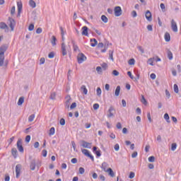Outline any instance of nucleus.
Here are the masks:
<instances>
[{
    "label": "nucleus",
    "instance_id": "nucleus-12",
    "mask_svg": "<svg viewBox=\"0 0 181 181\" xmlns=\"http://www.w3.org/2000/svg\"><path fill=\"white\" fill-rule=\"evenodd\" d=\"M146 19L148 20V22L152 21V14L149 11H146L145 13Z\"/></svg>",
    "mask_w": 181,
    "mask_h": 181
},
{
    "label": "nucleus",
    "instance_id": "nucleus-37",
    "mask_svg": "<svg viewBox=\"0 0 181 181\" xmlns=\"http://www.w3.org/2000/svg\"><path fill=\"white\" fill-rule=\"evenodd\" d=\"M141 103L144 105H147V100L144 95H142V97H141Z\"/></svg>",
    "mask_w": 181,
    "mask_h": 181
},
{
    "label": "nucleus",
    "instance_id": "nucleus-39",
    "mask_svg": "<svg viewBox=\"0 0 181 181\" xmlns=\"http://www.w3.org/2000/svg\"><path fill=\"white\" fill-rule=\"evenodd\" d=\"M101 66H102L103 70H104V71L107 70V67H108L107 64L105 63L102 64Z\"/></svg>",
    "mask_w": 181,
    "mask_h": 181
},
{
    "label": "nucleus",
    "instance_id": "nucleus-47",
    "mask_svg": "<svg viewBox=\"0 0 181 181\" xmlns=\"http://www.w3.org/2000/svg\"><path fill=\"white\" fill-rule=\"evenodd\" d=\"M15 13H16V6H13V7H11V15H13V14H15Z\"/></svg>",
    "mask_w": 181,
    "mask_h": 181
},
{
    "label": "nucleus",
    "instance_id": "nucleus-7",
    "mask_svg": "<svg viewBox=\"0 0 181 181\" xmlns=\"http://www.w3.org/2000/svg\"><path fill=\"white\" fill-rule=\"evenodd\" d=\"M122 14V10L120 6H116L115 8V16H121Z\"/></svg>",
    "mask_w": 181,
    "mask_h": 181
},
{
    "label": "nucleus",
    "instance_id": "nucleus-52",
    "mask_svg": "<svg viewBox=\"0 0 181 181\" xmlns=\"http://www.w3.org/2000/svg\"><path fill=\"white\" fill-rule=\"evenodd\" d=\"M60 124L62 125V126L66 124V120L64 118H62L60 119Z\"/></svg>",
    "mask_w": 181,
    "mask_h": 181
},
{
    "label": "nucleus",
    "instance_id": "nucleus-8",
    "mask_svg": "<svg viewBox=\"0 0 181 181\" xmlns=\"http://www.w3.org/2000/svg\"><path fill=\"white\" fill-rule=\"evenodd\" d=\"M82 153L84 156H87L88 158H90L92 161L94 160L93 156L90 155L88 150L86 149H82Z\"/></svg>",
    "mask_w": 181,
    "mask_h": 181
},
{
    "label": "nucleus",
    "instance_id": "nucleus-32",
    "mask_svg": "<svg viewBox=\"0 0 181 181\" xmlns=\"http://www.w3.org/2000/svg\"><path fill=\"white\" fill-rule=\"evenodd\" d=\"M168 59H170V60H172L173 58V52H170V50L168 51Z\"/></svg>",
    "mask_w": 181,
    "mask_h": 181
},
{
    "label": "nucleus",
    "instance_id": "nucleus-24",
    "mask_svg": "<svg viewBox=\"0 0 181 181\" xmlns=\"http://www.w3.org/2000/svg\"><path fill=\"white\" fill-rule=\"evenodd\" d=\"M72 44H73L74 52H80V49H78V45L74 43V41H72Z\"/></svg>",
    "mask_w": 181,
    "mask_h": 181
},
{
    "label": "nucleus",
    "instance_id": "nucleus-46",
    "mask_svg": "<svg viewBox=\"0 0 181 181\" xmlns=\"http://www.w3.org/2000/svg\"><path fill=\"white\" fill-rule=\"evenodd\" d=\"M127 76H129V78L132 79V80H134V77L133 76L132 74L131 73V71H127Z\"/></svg>",
    "mask_w": 181,
    "mask_h": 181
},
{
    "label": "nucleus",
    "instance_id": "nucleus-2",
    "mask_svg": "<svg viewBox=\"0 0 181 181\" xmlns=\"http://www.w3.org/2000/svg\"><path fill=\"white\" fill-rule=\"evenodd\" d=\"M86 60V57L83 53H79L78 55H77V62L78 64H82Z\"/></svg>",
    "mask_w": 181,
    "mask_h": 181
},
{
    "label": "nucleus",
    "instance_id": "nucleus-55",
    "mask_svg": "<svg viewBox=\"0 0 181 181\" xmlns=\"http://www.w3.org/2000/svg\"><path fill=\"white\" fill-rule=\"evenodd\" d=\"M42 32V29L41 28H38L36 30V34H41Z\"/></svg>",
    "mask_w": 181,
    "mask_h": 181
},
{
    "label": "nucleus",
    "instance_id": "nucleus-44",
    "mask_svg": "<svg viewBox=\"0 0 181 181\" xmlns=\"http://www.w3.org/2000/svg\"><path fill=\"white\" fill-rule=\"evenodd\" d=\"M148 161H149L150 163H154V162H155V157L153 156H150V157L148 158Z\"/></svg>",
    "mask_w": 181,
    "mask_h": 181
},
{
    "label": "nucleus",
    "instance_id": "nucleus-27",
    "mask_svg": "<svg viewBox=\"0 0 181 181\" xmlns=\"http://www.w3.org/2000/svg\"><path fill=\"white\" fill-rule=\"evenodd\" d=\"M81 90H83V93L84 95H87V93L88 92V90H87V88H86V86L85 85H83L81 87Z\"/></svg>",
    "mask_w": 181,
    "mask_h": 181
},
{
    "label": "nucleus",
    "instance_id": "nucleus-36",
    "mask_svg": "<svg viewBox=\"0 0 181 181\" xmlns=\"http://www.w3.org/2000/svg\"><path fill=\"white\" fill-rule=\"evenodd\" d=\"M35 115H30L29 117H28V122H33V120H34V119H35Z\"/></svg>",
    "mask_w": 181,
    "mask_h": 181
},
{
    "label": "nucleus",
    "instance_id": "nucleus-41",
    "mask_svg": "<svg viewBox=\"0 0 181 181\" xmlns=\"http://www.w3.org/2000/svg\"><path fill=\"white\" fill-rule=\"evenodd\" d=\"M103 91L100 88H97V96H100Z\"/></svg>",
    "mask_w": 181,
    "mask_h": 181
},
{
    "label": "nucleus",
    "instance_id": "nucleus-30",
    "mask_svg": "<svg viewBox=\"0 0 181 181\" xmlns=\"http://www.w3.org/2000/svg\"><path fill=\"white\" fill-rule=\"evenodd\" d=\"M164 119H165L168 123H170V117L168 113H165Z\"/></svg>",
    "mask_w": 181,
    "mask_h": 181
},
{
    "label": "nucleus",
    "instance_id": "nucleus-60",
    "mask_svg": "<svg viewBox=\"0 0 181 181\" xmlns=\"http://www.w3.org/2000/svg\"><path fill=\"white\" fill-rule=\"evenodd\" d=\"M132 16H133V18H136L137 16V13L136 11H132Z\"/></svg>",
    "mask_w": 181,
    "mask_h": 181
},
{
    "label": "nucleus",
    "instance_id": "nucleus-53",
    "mask_svg": "<svg viewBox=\"0 0 181 181\" xmlns=\"http://www.w3.org/2000/svg\"><path fill=\"white\" fill-rule=\"evenodd\" d=\"M165 93L166 97L168 98V99H170V93L169 90H165Z\"/></svg>",
    "mask_w": 181,
    "mask_h": 181
},
{
    "label": "nucleus",
    "instance_id": "nucleus-54",
    "mask_svg": "<svg viewBox=\"0 0 181 181\" xmlns=\"http://www.w3.org/2000/svg\"><path fill=\"white\" fill-rule=\"evenodd\" d=\"M84 173H85V169H84V168H79V173H80L81 175H83V174H84Z\"/></svg>",
    "mask_w": 181,
    "mask_h": 181
},
{
    "label": "nucleus",
    "instance_id": "nucleus-1",
    "mask_svg": "<svg viewBox=\"0 0 181 181\" xmlns=\"http://www.w3.org/2000/svg\"><path fill=\"white\" fill-rule=\"evenodd\" d=\"M8 45L6 44L2 45L1 47H0V66H2L4 64V59H5V52L6 49H8Z\"/></svg>",
    "mask_w": 181,
    "mask_h": 181
},
{
    "label": "nucleus",
    "instance_id": "nucleus-64",
    "mask_svg": "<svg viewBox=\"0 0 181 181\" xmlns=\"http://www.w3.org/2000/svg\"><path fill=\"white\" fill-rule=\"evenodd\" d=\"M115 150L116 151H119V144H115Z\"/></svg>",
    "mask_w": 181,
    "mask_h": 181
},
{
    "label": "nucleus",
    "instance_id": "nucleus-13",
    "mask_svg": "<svg viewBox=\"0 0 181 181\" xmlns=\"http://www.w3.org/2000/svg\"><path fill=\"white\" fill-rule=\"evenodd\" d=\"M9 27L11 30V31H13L14 28H15V25H16V21L15 20L12 19V18H9Z\"/></svg>",
    "mask_w": 181,
    "mask_h": 181
},
{
    "label": "nucleus",
    "instance_id": "nucleus-20",
    "mask_svg": "<svg viewBox=\"0 0 181 181\" xmlns=\"http://www.w3.org/2000/svg\"><path fill=\"white\" fill-rule=\"evenodd\" d=\"M120 92H121V86H117L115 92V96L118 97L119 95Z\"/></svg>",
    "mask_w": 181,
    "mask_h": 181
},
{
    "label": "nucleus",
    "instance_id": "nucleus-45",
    "mask_svg": "<svg viewBox=\"0 0 181 181\" xmlns=\"http://www.w3.org/2000/svg\"><path fill=\"white\" fill-rule=\"evenodd\" d=\"M139 78H140V75L139 74H136V77H134V81L137 82L139 80Z\"/></svg>",
    "mask_w": 181,
    "mask_h": 181
},
{
    "label": "nucleus",
    "instance_id": "nucleus-48",
    "mask_svg": "<svg viewBox=\"0 0 181 181\" xmlns=\"http://www.w3.org/2000/svg\"><path fill=\"white\" fill-rule=\"evenodd\" d=\"M174 91H175V93H178V92H179L178 86H177V84H175V85H174Z\"/></svg>",
    "mask_w": 181,
    "mask_h": 181
},
{
    "label": "nucleus",
    "instance_id": "nucleus-33",
    "mask_svg": "<svg viewBox=\"0 0 181 181\" xmlns=\"http://www.w3.org/2000/svg\"><path fill=\"white\" fill-rule=\"evenodd\" d=\"M114 54V51H111L110 50L109 52V58L110 60H112V62H114V57H112V54Z\"/></svg>",
    "mask_w": 181,
    "mask_h": 181
},
{
    "label": "nucleus",
    "instance_id": "nucleus-6",
    "mask_svg": "<svg viewBox=\"0 0 181 181\" xmlns=\"http://www.w3.org/2000/svg\"><path fill=\"white\" fill-rule=\"evenodd\" d=\"M22 170V165L17 164L16 167V178L18 179L21 175V170Z\"/></svg>",
    "mask_w": 181,
    "mask_h": 181
},
{
    "label": "nucleus",
    "instance_id": "nucleus-63",
    "mask_svg": "<svg viewBox=\"0 0 181 181\" xmlns=\"http://www.w3.org/2000/svg\"><path fill=\"white\" fill-rule=\"evenodd\" d=\"M54 52H50L49 54H48V58L49 59L54 58Z\"/></svg>",
    "mask_w": 181,
    "mask_h": 181
},
{
    "label": "nucleus",
    "instance_id": "nucleus-11",
    "mask_svg": "<svg viewBox=\"0 0 181 181\" xmlns=\"http://www.w3.org/2000/svg\"><path fill=\"white\" fill-rule=\"evenodd\" d=\"M171 29H172V30H173L174 33L177 32V23L175 22V21L173 19L171 20Z\"/></svg>",
    "mask_w": 181,
    "mask_h": 181
},
{
    "label": "nucleus",
    "instance_id": "nucleus-19",
    "mask_svg": "<svg viewBox=\"0 0 181 181\" xmlns=\"http://www.w3.org/2000/svg\"><path fill=\"white\" fill-rule=\"evenodd\" d=\"M164 39L165 41H166L167 42H169L170 41V35L169 33H165Z\"/></svg>",
    "mask_w": 181,
    "mask_h": 181
},
{
    "label": "nucleus",
    "instance_id": "nucleus-15",
    "mask_svg": "<svg viewBox=\"0 0 181 181\" xmlns=\"http://www.w3.org/2000/svg\"><path fill=\"white\" fill-rule=\"evenodd\" d=\"M91 144H92L91 143H88L87 141H82L81 146H83L84 148H89V149H90L92 148L90 146Z\"/></svg>",
    "mask_w": 181,
    "mask_h": 181
},
{
    "label": "nucleus",
    "instance_id": "nucleus-49",
    "mask_svg": "<svg viewBox=\"0 0 181 181\" xmlns=\"http://www.w3.org/2000/svg\"><path fill=\"white\" fill-rule=\"evenodd\" d=\"M77 107V103H73L70 107L71 110H74Z\"/></svg>",
    "mask_w": 181,
    "mask_h": 181
},
{
    "label": "nucleus",
    "instance_id": "nucleus-29",
    "mask_svg": "<svg viewBox=\"0 0 181 181\" xmlns=\"http://www.w3.org/2000/svg\"><path fill=\"white\" fill-rule=\"evenodd\" d=\"M101 20L103 22H104L105 23H107L108 22V18L107 16H105V15H102L101 16Z\"/></svg>",
    "mask_w": 181,
    "mask_h": 181
},
{
    "label": "nucleus",
    "instance_id": "nucleus-34",
    "mask_svg": "<svg viewBox=\"0 0 181 181\" xmlns=\"http://www.w3.org/2000/svg\"><path fill=\"white\" fill-rule=\"evenodd\" d=\"M136 61L134 60V58H132L129 59V61H128V64L132 66V65H134Z\"/></svg>",
    "mask_w": 181,
    "mask_h": 181
},
{
    "label": "nucleus",
    "instance_id": "nucleus-21",
    "mask_svg": "<svg viewBox=\"0 0 181 181\" xmlns=\"http://www.w3.org/2000/svg\"><path fill=\"white\" fill-rule=\"evenodd\" d=\"M17 153H18L17 149L16 148H13L11 149V155H13L14 158H17Z\"/></svg>",
    "mask_w": 181,
    "mask_h": 181
},
{
    "label": "nucleus",
    "instance_id": "nucleus-5",
    "mask_svg": "<svg viewBox=\"0 0 181 181\" xmlns=\"http://www.w3.org/2000/svg\"><path fill=\"white\" fill-rule=\"evenodd\" d=\"M17 7H18L17 17H20L21 13H22V10H23V3H22V1L17 2Z\"/></svg>",
    "mask_w": 181,
    "mask_h": 181
},
{
    "label": "nucleus",
    "instance_id": "nucleus-23",
    "mask_svg": "<svg viewBox=\"0 0 181 181\" xmlns=\"http://www.w3.org/2000/svg\"><path fill=\"white\" fill-rule=\"evenodd\" d=\"M29 6L30 7L33 8H35V6H36V4L35 2L34 1V0H29Z\"/></svg>",
    "mask_w": 181,
    "mask_h": 181
},
{
    "label": "nucleus",
    "instance_id": "nucleus-17",
    "mask_svg": "<svg viewBox=\"0 0 181 181\" xmlns=\"http://www.w3.org/2000/svg\"><path fill=\"white\" fill-rule=\"evenodd\" d=\"M0 29L6 30V32L8 31V26L5 23H0Z\"/></svg>",
    "mask_w": 181,
    "mask_h": 181
},
{
    "label": "nucleus",
    "instance_id": "nucleus-16",
    "mask_svg": "<svg viewBox=\"0 0 181 181\" xmlns=\"http://www.w3.org/2000/svg\"><path fill=\"white\" fill-rule=\"evenodd\" d=\"M82 35L88 36V28L87 26H83L82 28Z\"/></svg>",
    "mask_w": 181,
    "mask_h": 181
},
{
    "label": "nucleus",
    "instance_id": "nucleus-10",
    "mask_svg": "<svg viewBox=\"0 0 181 181\" xmlns=\"http://www.w3.org/2000/svg\"><path fill=\"white\" fill-rule=\"evenodd\" d=\"M61 52H62V56H66L67 54L66 47L64 42L62 43Z\"/></svg>",
    "mask_w": 181,
    "mask_h": 181
},
{
    "label": "nucleus",
    "instance_id": "nucleus-51",
    "mask_svg": "<svg viewBox=\"0 0 181 181\" xmlns=\"http://www.w3.org/2000/svg\"><path fill=\"white\" fill-rule=\"evenodd\" d=\"M30 135H27V136H25V142H27L28 144L30 143Z\"/></svg>",
    "mask_w": 181,
    "mask_h": 181
},
{
    "label": "nucleus",
    "instance_id": "nucleus-42",
    "mask_svg": "<svg viewBox=\"0 0 181 181\" xmlns=\"http://www.w3.org/2000/svg\"><path fill=\"white\" fill-rule=\"evenodd\" d=\"M50 99L51 100H55L56 99V93L55 92H53L52 93H51Z\"/></svg>",
    "mask_w": 181,
    "mask_h": 181
},
{
    "label": "nucleus",
    "instance_id": "nucleus-4",
    "mask_svg": "<svg viewBox=\"0 0 181 181\" xmlns=\"http://www.w3.org/2000/svg\"><path fill=\"white\" fill-rule=\"evenodd\" d=\"M116 110L113 106H110L109 110H108V114H107V117L111 118L115 117V113Z\"/></svg>",
    "mask_w": 181,
    "mask_h": 181
},
{
    "label": "nucleus",
    "instance_id": "nucleus-61",
    "mask_svg": "<svg viewBox=\"0 0 181 181\" xmlns=\"http://www.w3.org/2000/svg\"><path fill=\"white\" fill-rule=\"evenodd\" d=\"M135 174L134 172H131L129 174V179H134Z\"/></svg>",
    "mask_w": 181,
    "mask_h": 181
},
{
    "label": "nucleus",
    "instance_id": "nucleus-57",
    "mask_svg": "<svg viewBox=\"0 0 181 181\" xmlns=\"http://www.w3.org/2000/svg\"><path fill=\"white\" fill-rule=\"evenodd\" d=\"M105 90L109 91V90H110V85L106 83V84L105 85Z\"/></svg>",
    "mask_w": 181,
    "mask_h": 181
},
{
    "label": "nucleus",
    "instance_id": "nucleus-56",
    "mask_svg": "<svg viewBox=\"0 0 181 181\" xmlns=\"http://www.w3.org/2000/svg\"><path fill=\"white\" fill-rule=\"evenodd\" d=\"M94 153L96 154L97 157L101 156L100 150H98V151H95Z\"/></svg>",
    "mask_w": 181,
    "mask_h": 181
},
{
    "label": "nucleus",
    "instance_id": "nucleus-59",
    "mask_svg": "<svg viewBox=\"0 0 181 181\" xmlns=\"http://www.w3.org/2000/svg\"><path fill=\"white\" fill-rule=\"evenodd\" d=\"M148 64L151 66L154 65V64H153V59L152 58H149V59L148 60Z\"/></svg>",
    "mask_w": 181,
    "mask_h": 181
},
{
    "label": "nucleus",
    "instance_id": "nucleus-3",
    "mask_svg": "<svg viewBox=\"0 0 181 181\" xmlns=\"http://www.w3.org/2000/svg\"><path fill=\"white\" fill-rule=\"evenodd\" d=\"M17 148H18V151H20L21 153L24 152V148H23V140L21 138L18 139Z\"/></svg>",
    "mask_w": 181,
    "mask_h": 181
},
{
    "label": "nucleus",
    "instance_id": "nucleus-35",
    "mask_svg": "<svg viewBox=\"0 0 181 181\" xmlns=\"http://www.w3.org/2000/svg\"><path fill=\"white\" fill-rule=\"evenodd\" d=\"M96 71H97L98 74H103V68L100 67V66H98L96 68Z\"/></svg>",
    "mask_w": 181,
    "mask_h": 181
},
{
    "label": "nucleus",
    "instance_id": "nucleus-31",
    "mask_svg": "<svg viewBox=\"0 0 181 181\" xmlns=\"http://www.w3.org/2000/svg\"><path fill=\"white\" fill-rule=\"evenodd\" d=\"M49 136H52V135L55 134V128L54 127H51V129H49Z\"/></svg>",
    "mask_w": 181,
    "mask_h": 181
},
{
    "label": "nucleus",
    "instance_id": "nucleus-43",
    "mask_svg": "<svg viewBox=\"0 0 181 181\" xmlns=\"http://www.w3.org/2000/svg\"><path fill=\"white\" fill-rule=\"evenodd\" d=\"M28 30L29 31H33L34 30V24L33 23L30 24V25L28 26Z\"/></svg>",
    "mask_w": 181,
    "mask_h": 181
},
{
    "label": "nucleus",
    "instance_id": "nucleus-9",
    "mask_svg": "<svg viewBox=\"0 0 181 181\" xmlns=\"http://www.w3.org/2000/svg\"><path fill=\"white\" fill-rule=\"evenodd\" d=\"M71 98L70 95H66V101H65V107L66 108H70L71 105Z\"/></svg>",
    "mask_w": 181,
    "mask_h": 181
},
{
    "label": "nucleus",
    "instance_id": "nucleus-38",
    "mask_svg": "<svg viewBox=\"0 0 181 181\" xmlns=\"http://www.w3.org/2000/svg\"><path fill=\"white\" fill-rule=\"evenodd\" d=\"M177 148V144L174 143L171 144V151H175V150H176Z\"/></svg>",
    "mask_w": 181,
    "mask_h": 181
},
{
    "label": "nucleus",
    "instance_id": "nucleus-18",
    "mask_svg": "<svg viewBox=\"0 0 181 181\" xmlns=\"http://www.w3.org/2000/svg\"><path fill=\"white\" fill-rule=\"evenodd\" d=\"M30 169L32 170H35V160L33 159L31 162L30 163Z\"/></svg>",
    "mask_w": 181,
    "mask_h": 181
},
{
    "label": "nucleus",
    "instance_id": "nucleus-28",
    "mask_svg": "<svg viewBox=\"0 0 181 181\" xmlns=\"http://www.w3.org/2000/svg\"><path fill=\"white\" fill-rule=\"evenodd\" d=\"M52 40H51V44H52V46H56V42H57V38L54 35L52 36Z\"/></svg>",
    "mask_w": 181,
    "mask_h": 181
},
{
    "label": "nucleus",
    "instance_id": "nucleus-22",
    "mask_svg": "<svg viewBox=\"0 0 181 181\" xmlns=\"http://www.w3.org/2000/svg\"><path fill=\"white\" fill-rule=\"evenodd\" d=\"M107 168H108V164L107 162H104L102 163L101 168L104 170V171H106L107 170Z\"/></svg>",
    "mask_w": 181,
    "mask_h": 181
},
{
    "label": "nucleus",
    "instance_id": "nucleus-25",
    "mask_svg": "<svg viewBox=\"0 0 181 181\" xmlns=\"http://www.w3.org/2000/svg\"><path fill=\"white\" fill-rule=\"evenodd\" d=\"M23 103H24V97H21V98H20L18 99V103H17V105H18V106H21V105H23Z\"/></svg>",
    "mask_w": 181,
    "mask_h": 181
},
{
    "label": "nucleus",
    "instance_id": "nucleus-14",
    "mask_svg": "<svg viewBox=\"0 0 181 181\" xmlns=\"http://www.w3.org/2000/svg\"><path fill=\"white\" fill-rule=\"evenodd\" d=\"M104 171H105V173H108V175H109L110 177H115V175L114 170H112L111 168H108L107 170H104Z\"/></svg>",
    "mask_w": 181,
    "mask_h": 181
},
{
    "label": "nucleus",
    "instance_id": "nucleus-62",
    "mask_svg": "<svg viewBox=\"0 0 181 181\" xmlns=\"http://www.w3.org/2000/svg\"><path fill=\"white\" fill-rule=\"evenodd\" d=\"M116 127L119 129H121L122 128V124L120 122H117V125H116Z\"/></svg>",
    "mask_w": 181,
    "mask_h": 181
},
{
    "label": "nucleus",
    "instance_id": "nucleus-58",
    "mask_svg": "<svg viewBox=\"0 0 181 181\" xmlns=\"http://www.w3.org/2000/svg\"><path fill=\"white\" fill-rule=\"evenodd\" d=\"M119 74V73L118 72V71H116V70L112 71V75L113 76H118Z\"/></svg>",
    "mask_w": 181,
    "mask_h": 181
},
{
    "label": "nucleus",
    "instance_id": "nucleus-50",
    "mask_svg": "<svg viewBox=\"0 0 181 181\" xmlns=\"http://www.w3.org/2000/svg\"><path fill=\"white\" fill-rule=\"evenodd\" d=\"M99 108H100L99 104L95 103V104L93 105V109H94V110H97L99 109Z\"/></svg>",
    "mask_w": 181,
    "mask_h": 181
},
{
    "label": "nucleus",
    "instance_id": "nucleus-40",
    "mask_svg": "<svg viewBox=\"0 0 181 181\" xmlns=\"http://www.w3.org/2000/svg\"><path fill=\"white\" fill-rule=\"evenodd\" d=\"M160 7L161 11H163V12H165V6L164 4L161 3L160 5Z\"/></svg>",
    "mask_w": 181,
    "mask_h": 181
},
{
    "label": "nucleus",
    "instance_id": "nucleus-26",
    "mask_svg": "<svg viewBox=\"0 0 181 181\" xmlns=\"http://www.w3.org/2000/svg\"><path fill=\"white\" fill-rule=\"evenodd\" d=\"M90 42H95V43H91L90 44V46L93 47H95L97 45V44H98V41H97V40L95 38L90 39Z\"/></svg>",
    "mask_w": 181,
    "mask_h": 181
}]
</instances>
